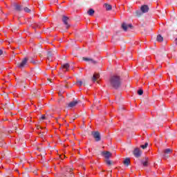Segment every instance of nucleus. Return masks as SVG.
Listing matches in <instances>:
<instances>
[{
  "label": "nucleus",
  "mask_w": 177,
  "mask_h": 177,
  "mask_svg": "<svg viewBox=\"0 0 177 177\" xmlns=\"http://www.w3.org/2000/svg\"><path fill=\"white\" fill-rule=\"evenodd\" d=\"M109 82L112 88H114V89H118L121 88V85L122 84V79H121L120 75H113L111 76Z\"/></svg>",
  "instance_id": "nucleus-1"
},
{
  "label": "nucleus",
  "mask_w": 177,
  "mask_h": 177,
  "mask_svg": "<svg viewBox=\"0 0 177 177\" xmlns=\"http://www.w3.org/2000/svg\"><path fill=\"white\" fill-rule=\"evenodd\" d=\"M91 135L95 142H100V140H102V137H100V133H99V131H93L91 132Z\"/></svg>",
  "instance_id": "nucleus-2"
},
{
  "label": "nucleus",
  "mask_w": 177,
  "mask_h": 177,
  "mask_svg": "<svg viewBox=\"0 0 177 177\" xmlns=\"http://www.w3.org/2000/svg\"><path fill=\"white\" fill-rule=\"evenodd\" d=\"M171 153L172 149H166L163 150L162 152L163 158H165V160H167V158H169V154H171Z\"/></svg>",
  "instance_id": "nucleus-3"
},
{
  "label": "nucleus",
  "mask_w": 177,
  "mask_h": 177,
  "mask_svg": "<svg viewBox=\"0 0 177 177\" xmlns=\"http://www.w3.org/2000/svg\"><path fill=\"white\" fill-rule=\"evenodd\" d=\"M122 28L124 31H128V28H131V30H132V28H133V26H132V24H127V23L123 22L122 24Z\"/></svg>",
  "instance_id": "nucleus-4"
},
{
  "label": "nucleus",
  "mask_w": 177,
  "mask_h": 177,
  "mask_svg": "<svg viewBox=\"0 0 177 177\" xmlns=\"http://www.w3.org/2000/svg\"><path fill=\"white\" fill-rule=\"evenodd\" d=\"M133 154L136 157V158H139V157L142 156V151H140V149L139 148H135L133 151Z\"/></svg>",
  "instance_id": "nucleus-5"
},
{
  "label": "nucleus",
  "mask_w": 177,
  "mask_h": 177,
  "mask_svg": "<svg viewBox=\"0 0 177 177\" xmlns=\"http://www.w3.org/2000/svg\"><path fill=\"white\" fill-rule=\"evenodd\" d=\"M101 156H102V157H104V158H106V160H109L112 154L110 151H102L101 152Z\"/></svg>",
  "instance_id": "nucleus-6"
},
{
  "label": "nucleus",
  "mask_w": 177,
  "mask_h": 177,
  "mask_svg": "<svg viewBox=\"0 0 177 177\" xmlns=\"http://www.w3.org/2000/svg\"><path fill=\"white\" fill-rule=\"evenodd\" d=\"M27 62H28V58L27 57L24 58L22 60V62L19 64H18L19 68H23V67H24V66L27 64Z\"/></svg>",
  "instance_id": "nucleus-7"
},
{
  "label": "nucleus",
  "mask_w": 177,
  "mask_h": 177,
  "mask_svg": "<svg viewBox=\"0 0 177 177\" xmlns=\"http://www.w3.org/2000/svg\"><path fill=\"white\" fill-rule=\"evenodd\" d=\"M62 21L65 26H66V28L68 29L70 28V24H68V17L66 16H63Z\"/></svg>",
  "instance_id": "nucleus-8"
},
{
  "label": "nucleus",
  "mask_w": 177,
  "mask_h": 177,
  "mask_svg": "<svg viewBox=\"0 0 177 177\" xmlns=\"http://www.w3.org/2000/svg\"><path fill=\"white\" fill-rule=\"evenodd\" d=\"M79 102L77 100L72 101L68 104V107L70 109H73V107H75L77 104H78Z\"/></svg>",
  "instance_id": "nucleus-9"
},
{
  "label": "nucleus",
  "mask_w": 177,
  "mask_h": 177,
  "mask_svg": "<svg viewBox=\"0 0 177 177\" xmlns=\"http://www.w3.org/2000/svg\"><path fill=\"white\" fill-rule=\"evenodd\" d=\"M140 10L142 13H147V12H149V6L147 5L142 6L140 8Z\"/></svg>",
  "instance_id": "nucleus-10"
},
{
  "label": "nucleus",
  "mask_w": 177,
  "mask_h": 177,
  "mask_svg": "<svg viewBox=\"0 0 177 177\" xmlns=\"http://www.w3.org/2000/svg\"><path fill=\"white\" fill-rule=\"evenodd\" d=\"M62 171L64 172V175H67V174H70V172H71L72 169L68 167H65L62 169Z\"/></svg>",
  "instance_id": "nucleus-11"
},
{
  "label": "nucleus",
  "mask_w": 177,
  "mask_h": 177,
  "mask_svg": "<svg viewBox=\"0 0 177 177\" xmlns=\"http://www.w3.org/2000/svg\"><path fill=\"white\" fill-rule=\"evenodd\" d=\"M141 164L143 165L144 167H147L149 165V158H145L141 160Z\"/></svg>",
  "instance_id": "nucleus-12"
},
{
  "label": "nucleus",
  "mask_w": 177,
  "mask_h": 177,
  "mask_svg": "<svg viewBox=\"0 0 177 177\" xmlns=\"http://www.w3.org/2000/svg\"><path fill=\"white\" fill-rule=\"evenodd\" d=\"M100 77V75L99 74L95 73L91 78L93 82H96V81L99 80Z\"/></svg>",
  "instance_id": "nucleus-13"
},
{
  "label": "nucleus",
  "mask_w": 177,
  "mask_h": 177,
  "mask_svg": "<svg viewBox=\"0 0 177 177\" xmlns=\"http://www.w3.org/2000/svg\"><path fill=\"white\" fill-rule=\"evenodd\" d=\"M62 68L63 71L66 73V71H68V69L70 68V65L68 64H65L62 66Z\"/></svg>",
  "instance_id": "nucleus-14"
},
{
  "label": "nucleus",
  "mask_w": 177,
  "mask_h": 177,
  "mask_svg": "<svg viewBox=\"0 0 177 177\" xmlns=\"http://www.w3.org/2000/svg\"><path fill=\"white\" fill-rule=\"evenodd\" d=\"M124 165H126V167H128L129 164H131V159L129 158H126L123 161Z\"/></svg>",
  "instance_id": "nucleus-15"
},
{
  "label": "nucleus",
  "mask_w": 177,
  "mask_h": 177,
  "mask_svg": "<svg viewBox=\"0 0 177 177\" xmlns=\"http://www.w3.org/2000/svg\"><path fill=\"white\" fill-rule=\"evenodd\" d=\"M89 64H92L93 66H95V65L97 64V61H96L92 58H90L89 59Z\"/></svg>",
  "instance_id": "nucleus-16"
},
{
  "label": "nucleus",
  "mask_w": 177,
  "mask_h": 177,
  "mask_svg": "<svg viewBox=\"0 0 177 177\" xmlns=\"http://www.w3.org/2000/svg\"><path fill=\"white\" fill-rule=\"evenodd\" d=\"M156 41L158 42H162V41H164V37H162V36H161V35H158L156 37Z\"/></svg>",
  "instance_id": "nucleus-17"
},
{
  "label": "nucleus",
  "mask_w": 177,
  "mask_h": 177,
  "mask_svg": "<svg viewBox=\"0 0 177 177\" xmlns=\"http://www.w3.org/2000/svg\"><path fill=\"white\" fill-rule=\"evenodd\" d=\"M104 7L106 10H111L113 9V7L110 4L105 3Z\"/></svg>",
  "instance_id": "nucleus-18"
},
{
  "label": "nucleus",
  "mask_w": 177,
  "mask_h": 177,
  "mask_svg": "<svg viewBox=\"0 0 177 177\" xmlns=\"http://www.w3.org/2000/svg\"><path fill=\"white\" fill-rule=\"evenodd\" d=\"M135 15H136V17H140V16H142V15H143V12H142L140 10H137V11H136Z\"/></svg>",
  "instance_id": "nucleus-19"
},
{
  "label": "nucleus",
  "mask_w": 177,
  "mask_h": 177,
  "mask_svg": "<svg viewBox=\"0 0 177 177\" xmlns=\"http://www.w3.org/2000/svg\"><path fill=\"white\" fill-rule=\"evenodd\" d=\"M95 15V10L90 8L89 9V16H93Z\"/></svg>",
  "instance_id": "nucleus-20"
},
{
  "label": "nucleus",
  "mask_w": 177,
  "mask_h": 177,
  "mask_svg": "<svg viewBox=\"0 0 177 177\" xmlns=\"http://www.w3.org/2000/svg\"><path fill=\"white\" fill-rule=\"evenodd\" d=\"M147 146H149V143L146 142L144 145H140L141 149H147Z\"/></svg>",
  "instance_id": "nucleus-21"
},
{
  "label": "nucleus",
  "mask_w": 177,
  "mask_h": 177,
  "mask_svg": "<svg viewBox=\"0 0 177 177\" xmlns=\"http://www.w3.org/2000/svg\"><path fill=\"white\" fill-rule=\"evenodd\" d=\"M76 84H77V86H82L83 82H82V81H77L76 82Z\"/></svg>",
  "instance_id": "nucleus-22"
},
{
  "label": "nucleus",
  "mask_w": 177,
  "mask_h": 177,
  "mask_svg": "<svg viewBox=\"0 0 177 177\" xmlns=\"http://www.w3.org/2000/svg\"><path fill=\"white\" fill-rule=\"evenodd\" d=\"M106 164H107L108 165H113V161H111V160L107 159V160H106Z\"/></svg>",
  "instance_id": "nucleus-23"
},
{
  "label": "nucleus",
  "mask_w": 177,
  "mask_h": 177,
  "mask_svg": "<svg viewBox=\"0 0 177 177\" xmlns=\"http://www.w3.org/2000/svg\"><path fill=\"white\" fill-rule=\"evenodd\" d=\"M15 9H16V10L20 11V10H21V7L19 5H17V6H15Z\"/></svg>",
  "instance_id": "nucleus-24"
},
{
  "label": "nucleus",
  "mask_w": 177,
  "mask_h": 177,
  "mask_svg": "<svg viewBox=\"0 0 177 177\" xmlns=\"http://www.w3.org/2000/svg\"><path fill=\"white\" fill-rule=\"evenodd\" d=\"M24 11L26 12V13H30V12H31V10L26 7L24 8Z\"/></svg>",
  "instance_id": "nucleus-25"
},
{
  "label": "nucleus",
  "mask_w": 177,
  "mask_h": 177,
  "mask_svg": "<svg viewBox=\"0 0 177 177\" xmlns=\"http://www.w3.org/2000/svg\"><path fill=\"white\" fill-rule=\"evenodd\" d=\"M138 94L140 95V96H142L143 95V90L140 89L138 91Z\"/></svg>",
  "instance_id": "nucleus-26"
},
{
  "label": "nucleus",
  "mask_w": 177,
  "mask_h": 177,
  "mask_svg": "<svg viewBox=\"0 0 177 177\" xmlns=\"http://www.w3.org/2000/svg\"><path fill=\"white\" fill-rule=\"evenodd\" d=\"M169 71L172 73V74L175 73V68L173 67H171L169 68Z\"/></svg>",
  "instance_id": "nucleus-27"
},
{
  "label": "nucleus",
  "mask_w": 177,
  "mask_h": 177,
  "mask_svg": "<svg viewBox=\"0 0 177 177\" xmlns=\"http://www.w3.org/2000/svg\"><path fill=\"white\" fill-rule=\"evenodd\" d=\"M82 60H84V62H89V58H88V57H82Z\"/></svg>",
  "instance_id": "nucleus-28"
},
{
  "label": "nucleus",
  "mask_w": 177,
  "mask_h": 177,
  "mask_svg": "<svg viewBox=\"0 0 177 177\" xmlns=\"http://www.w3.org/2000/svg\"><path fill=\"white\" fill-rule=\"evenodd\" d=\"M41 120H46V116H45V115H43L41 117Z\"/></svg>",
  "instance_id": "nucleus-29"
},
{
  "label": "nucleus",
  "mask_w": 177,
  "mask_h": 177,
  "mask_svg": "<svg viewBox=\"0 0 177 177\" xmlns=\"http://www.w3.org/2000/svg\"><path fill=\"white\" fill-rule=\"evenodd\" d=\"M3 54V51L2 50H0V56Z\"/></svg>",
  "instance_id": "nucleus-30"
},
{
  "label": "nucleus",
  "mask_w": 177,
  "mask_h": 177,
  "mask_svg": "<svg viewBox=\"0 0 177 177\" xmlns=\"http://www.w3.org/2000/svg\"><path fill=\"white\" fill-rule=\"evenodd\" d=\"M174 43L176 44V45H177V38L175 39Z\"/></svg>",
  "instance_id": "nucleus-31"
},
{
  "label": "nucleus",
  "mask_w": 177,
  "mask_h": 177,
  "mask_svg": "<svg viewBox=\"0 0 177 177\" xmlns=\"http://www.w3.org/2000/svg\"><path fill=\"white\" fill-rule=\"evenodd\" d=\"M59 96H62V93H58Z\"/></svg>",
  "instance_id": "nucleus-32"
},
{
  "label": "nucleus",
  "mask_w": 177,
  "mask_h": 177,
  "mask_svg": "<svg viewBox=\"0 0 177 177\" xmlns=\"http://www.w3.org/2000/svg\"><path fill=\"white\" fill-rule=\"evenodd\" d=\"M39 128H41L40 126H37V129H39Z\"/></svg>",
  "instance_id": "nucleus-33"
},
{
  "label": "nucleus",
  "mask_w": 177,
  "mask_h": 177,
  "mask_svg": "<svg viewBox=\"0 0 177 177\" xmlns=\"http://www.w3.org/2000/svg\"><path fill=\"white\" fill-rule=\"evenodd\" d=\"M56 122H59V118H56Z\"/></svg>",
  "instance_id": "nucleus-34"
},
{
  "label": "nucleus",
  "mask_w": 177,
  "mask_h": 177,
  "mask_svg": "<svg viewBox=\"0 0 177 177\" xmlns=\"http://www.w3.org/2000/svg\"><path fill=\"white\" fill-rule=\"evenodd\" d=\"M102 38H107V36H102Z\"/></svg>",
  "instance_id": "nucleus-35"
},
{
  "label": "nucleus",
  "mask_w": 177,
  "mask_h": 177,
  "mask_svg": "<svg viewBox=\"0 0 177 177\" xmlns=\"http://www.w3.org/2000/svg\"><path fill=\"white\" fill-rule=\"evenodd\" d=\"M87 13L89 14V10L87 11Z\"/></svg>",
  "instance_id": "nucleus-36"
},
{
  "label": "nucleus",
  "mask_w": 177,
  "mask_h": 177,
  "mask_svg": "<svg viewBox=\"0 0 177 177\" xmlns=\"http://www.w3.org/2000/svg\"><path fill=\"white\" fill-rule=\"evenodd\" d=\"M91 42H93V40H91Z\"/></svg>",
  "instance_id": "nucleus-37"
}]
</instances>
